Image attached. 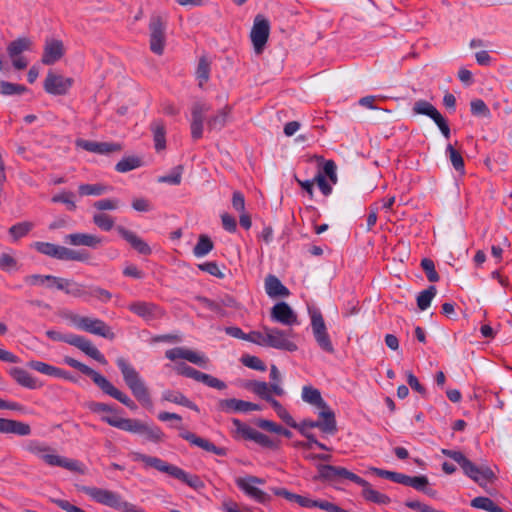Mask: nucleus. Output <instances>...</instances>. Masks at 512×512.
Returning <instances> with one entry per match:
<instances>
[{"label": "nucleus", "mask_w": 512, "mask_h": 512, "mask_svg": "<svg viewBox=\"0 0 512 512\" xmlns=\"http://www.w3.org/2000/svg\"><path fill=\"white\" fill-rule=\"evenodd\" d=\"M64 362L81 371L83 374L91 377L93 382L107 395L110 397H113L114 399L118 400L120 403L125 405L131 410H135L137 408V405L135 402L124 392L120 391L118 388H116L105 376L97 372L96 370L90 368L86 364L81 363L80 361L65 356Z\"/></svg>", "instance_id": "f257e3e1"}, {"label": "nucleus", "mask_w": 512, "mask_h": 512, "mask_svg": "<svg viewBox=\"0 0 512 512\" xmlns=\"http://www.w3.org/2000/svg\"><path fill=\"white\" fill-rule=\"evenodd\" d=\"M133 456L134 460L141 461L148 467H153L162 473H166L171 477L182 481L195 490H201L205 487L204 482L200 479L199 476L188 473L182 468L170 464L158 457L148 456L139 452L133 453Z\"/></svg>", "instance_id": "f03ea898"}, {"label": "nucleus", "mask_w": 512, "mask_h": 512, "mask_svg": "<svg viewBox=\"0 0 512 512\" xmlns=\"http://www.w3.org/2000/svg\"><path fill=\"white\" fill-rule=\"evenodd\" d=\"M102 421L106 422L112 427L133 433L144 435L146 440L153 443H160L164 440L165 434L163 431L153 425H147L140 420L121 418V417H101Z\"/></svg>", "instance_id": "7ed1b4c3"}, {"label": "nucleus", "mask_w": 512, "mask_h": 512, "mask_svg": "<svg viewBox=\"0 0 512 512\" xmlns=\"http://www.w3.org/2000/svg\"><path fill=\"white\" fill-rule=\"evenodd\" d=\"M294 177L311 198L313 197V186L315 183L324 196H329L332 193V185H335L338 181L335 162H325L322 167L318 168L317 173L312 179L300 180L296 175Z\"/></svg>", "instance_id": "20e7f679"}, {"label": "nucleus", "mask_w": 512, "mask_h": 512, "mask_svg": "<svg viewBox=\"0 0 512 512\" xmlns=\"http://www.w3.org/2000/svg\"><path fill=\"white\" fill-rule=\"evenodd\" d=\"M116 363L133 396L142 404H150L148 388L139 372L123 357L117 358Z\"/></svg>", "instance_id": "39448f33"}, {"label": "nucleus", "mask_w": 512, "mask_h": 512, "mask_svg": "<svg viewBox=\"0 0 512 512\" xmlns=\"http://www.w3.org/2000/svg\"><path fill=\"white\" fill-rule=\"evenodd\" d=\"M258 336L259 337H256L255 344L259 346L289 352H294L298 349L296 343L291 340L290 333L278 328L262 326V329L258 331Z\"/></svg>", "instance_id": "423d86ee"}, {"label": "nucleus", "mask_w": 512, "mask_h": 512, "mask_svg": "<svg viewBox=\"0 0 512 512\" xmlns=\"http://www.w3.org/2000/svg\"><path fill=\"white\" fill-rule=\"evenodd\" d=\"M77 489L88 495L95 502L121 512H129L133 505L132 503L124 501L120 494L108 489L92 486H77Z\"/></svg>", "instance_id": "0eeeda50"}, {"label": "nucleus", "mask_w": 512, "mask_h": 512, "mask_svg": "<svg viewBox=\"0 0 512 512\" xmlns=\"http://www.w3.org/2000/svg\"><path fill=\"white\" fill-rule=\"evenodd\" d=\"M266 481L263 478H259L253 475H245L237 477L235 484L247 497L260 503L267 504L272 500L270 494L261 489Z\"/></svg>", "instance_id": "6e6552de"}, {"label": "nucleus", "mask_w": 512, "mask_h": 512, "mask_svg": "<svg viewBox=\"0 0 512 512\" xmlns=\"http://www.w3.org/2000/svg\"><path fill=\"white\" fill-rule=\"evenodd\" d=\"M26 449L30 453H32V454L38 456L39 458H41L42 460H44L45 463H47L50 466H59V467L66 468L71 471L79 470L77 461L67 459L60 455L49 453L51 449L48 446L43 445L39 442L31 441L27 445Z\"/></svg>", "instance_id": "1a4fd4ad"}, {"label": "nucleus", "mask_w": 512, "mask_h": 512, "mask_svg": "<svg viewBox=\"0 0 512 512\" xmlns=\"http://www.w3.org/2000/svg\"><path fill=\"white\" fill-rule=\"evenodd\" d=\"M34 247L38 252L58 260L85 262L89 258L87 253L75 251L54 243L35 242Z\"/></svg>", "instance_id": "9d476101"}, {"label": "nucleus", "mask_w": 512, "mask_h": 512, "mask_svg": "<svg viewBox=\"0 0 512 512\" xmlns=\"http://www.w3.org/2000/svg\"><path fill=\"white\" fill-rule=\"evenodd\" d=\"M167 22L159 14H152L149 20V44L150 50L156 55L164 53L166 45Z\"/></svg>", "instance_id": "9b49d317"}, {"label": "nucleus", "mask_w": 512, "mask_h": 512, "mask_svg": "<svg viewBox=\"0 0 512 512\" xmlns=\"http://www.w3.org/2000/svg\"><path fill=\"white\" fill-rule=\"evenodd\" d=\"M319 416L323 421L304 419L300 423L296 422L294 429H297L301 434H306L313 428H319L325 434L334 435L337 432L335 413L332 410H320Z\"/></svg>", "instance_id": "f8f14e48"}, {"label": "nucleus", "mask_w": 512, "mask_h": 512, "mask_svg": "<svg viewBox=\"0 0 512 512\" xmlns=\"http://www.w3.org/2000/svg\"><path fill=\"white\" fill-rule=\"evenodd\" d=\"M270 21L262 14H257L254 18L253 26L250 32V39L256 55L264 52L269 36Z\"/></svg>", "instance_id": "ddd939ff"}, {"label": "nucleus", "mask_w": 512, "mask_h": 512, "mask_svg": "<svg viewBox=\"0 0 512 512\" xmlns=\"http://www.w3.org/2000/svg\"><path fill=\"white\" fill-rule=\"evenodd\" d=\"M312 333L318 346L325 352L333 354L335 352L333 343L328 334L324 318L320 311L310 312Z\"/></svg>", "instance_id": "4468645a"}, {"label": "nucleus", "mask_w": 512, "mask_h": 512, "mask_svg": "<svg viewBox=\"0 0 512 512\" xmlns=\"http://www.w3.org/2000/svg\"><path fill=\"white\" fill-rule=\"evenodd\" d=\"M312 333L318 346L325 352L333 354L335 352L333 343L328 334L324 318L320 311L310 312Z\"/></svg>", "instance_id": "2eb2a0df"}, {"label": "nucleus", "mask_w": 512, "mask_h": 512, "mask_svg": "<svg viewBox=\"0 0 512 512\" xmlns=\"http://www.w3.org/2000/svg\"><path fill=\"white\" fill-rule=\"evenodd\" d=\"M312 333L318 346L325 352L333 354L335 352L333 343L328 334L324 318L320 311L310 312Z\"/></svg>", "instance_id": "dca6fc26"}, {"label": "nucleus", "mask_w": 512, "mask_h": 512, "mask_svg": "<svg viewBox=\"0 0 512 512\" xmlns=\"http://www.w3.org/2000/svg\"><path fill=\"white\" fill-rule=\"evenodd\" d=\"M74 78L65 77L62 74L49 70L43 81V89L47 94L53 96H65L74 85Z\"/></svg>", "instance_id": "f3484780"}, {"label": "nucleus", "mask_w": 512, "mask_h": 512, "mask_svg": "<svg viewBox=\"0 0 512 512\" xmlns=\"http://www.w3.org/2000/svg\"><path fill=\"white\" fill-rule=\"evenodd\" d=\"M71 320L74 326L91 334L101 336L103 338H107L110 340L114 339L115 337V334L113 333L111 328L101 319L74 316L72 317Z\"/></svg>", "instance_id": "a211bd4d"}, {"label": "nucleus", "mask_w": 512, "mask_h": 512, "mask_svg": "<svg viewBox=\"0 0 512 512\" xmlns=\"http://www.w3.org/2000/svg\"><path fill=\"white\" fill-rule=\"evenodd\" d=\"M175 370L178 374L194 379L195 381L201 382L208 387L224 390L227 388V385L224 381L210 375L207 373H203L198 371L186 364H179L175 367Z\"/></svg>", "instance_id": "6ab92c4d"}, {"label": "nucleus", "mask_w": 512, "mask_h": 512, "mask_svg": "<svg viewBox=\"0 0 512 512\" xmlns=\"http://www.w3.org/2000/svg\"><path fill=\"white\" fill-rule=\"evenodd\" d=\"M175 370L178 374L194 379L195 381L201 382L208 387L224 390L227 388V385L224 381L210 375L207 373H203L198 371L186 364H179L175 367Z\"/></svg>", "instance_id": "aec40b11"}, {"label": "nucleus", "mask_w": 512, "mask_h": 512, "mask_svg": "<svg viewBox=\"0 0 512 512\" xmlns=\"http://www.w3.org/2000/svg\"><path fill=\"white\" fill-rule=\"evenodd\" d=\"M460 466L466 476L471 478L482 487L492 482L495 478L493 471L488 466H476L466 457H464L463 461L460 463Z\"/></svg>", "instance_id": "412c9836"}, {"label": "nucleus", "mask_w": 512, "mask_h": 512, "mask_svg": "<svg viewBox=\"0 0 512 512\" xmlns=\"http://www.w3.org/2000/svg\"><path fill=\"white\" fill-rule=\"evenodd\" d=\"M165 356L171 361H175L180 358L185 359L202 368H206L209 362V359L205 354L184 347H175L169 349L165 352Z\"/></svg>", "instance_id": "4be33fe9"}, {"label": "nucleus", "mask_w": 512, "mask_h": 512, "mask_svg": "<svg viewBox=\"0 0 512 512\" xmlns=\"http://www.w3.org/2000/svg\"><path fill=\"white\" fill-rule=\"evenodd\" d=\"M217 409L224 413H247L250 411H260L262 408L259 404L244 401L236 398L220 399L217 403Z\"/></svg>", "instance_id": "5701e85b"}, {"label": "nucleus", "mask_w": 512, "mask_h": 512, "mask_svg": "<svg viewBox=\"0 0 512 512\" xmlns=\"http://www.w3.org/2000/svg\"><path fill=\"white\" fill-rule=\"evenodd\" d=\"M65 47L62 40L47 38L43 48L41 62L44 65H54L65 55Z\"/></svg>", "instance_id": "b1692460"}, {"label": "nucleus", "mask_w": 512, "mask_h": 512, "mask_svg": "<svg viewBox=\"0 0 512 512\" xmlns=\"http://www.w3.org/2000/svg\"><path fill=\"white\" fill-rule=\"evenodd\" d=\"M271 319L285 326H293L298 323V318L293 309L286 302H278L271 308Z\"/></svg>", "instance_id": "393cba45"}, {"label": "nucleus", "mask_w": 512, "mask_h": 512, "mask_svg": "<svg viewBox=\"0 0 512 512\" xmlns=\"http://www.w3.org/2000/svg\"><path fill=\"white\" fill-rule=\"evenodd\" d=\"M210 106L201 103L195 102L191 109L192 121L190 124L191 128V137L194 140H198L203 136V122H204V113L210 110Z\"/></svg>", "instance_id": "a878e982"}, {"label": "nucleus", "mask_w": 512, "mask_h": 512, "mask_svg": "<svg viewBox=\"0 0 512 512\" xmlns=\"http://www.w3.org/2000/svg\"><path fill=\"white\" fill-rule=\"evenodd\" d=\"M180 437L188 441L191 445L197 446L207 452L214 453L216 455H225V449L215 446L212 442L207 439L201 438L194 433L185 430L182 426H179Z\"/></svg>", "instance_id": "bb28decb"}, {"label": "nucleus", "mask_w": 512, "mask_h": 512, "mask_svg": "<svg viewBox=\"0 0 512 512\" xmlns=\"http://www.w3.org/2000/svg\"><path fill=\"white\" fill-rule=\"evenodd\" d=\"M64 241L72 246H86L92 249L100 247L103 243L100 236L81 232L67 234Z\"/></svg>", "instance_id": "cd10ccee"}, {"label": "nucleus", "mask_w": 512, "mask_h": 512, "mask_svg": "<svg viewBox=\"0 0 512 512\" xmlns=\"http://www.w3.org/2000/svg\"><path fill=\"white\" fill-rule=\"evenodd\" d=\"M70 345H73L80 349L87 356L96 360L97 362L106 365L107 360L104 355L93 345V343L85 337L74 335L70 340Z\"/></svg>", "instance_id": "c85d7f7f"}, {"label": "nucleus", "mask_w": 512, "mask_h": 512, "mask_svg": "<svg viewBox=\"0 0 512 512\" xmlns=\"http://www.w3.org/2000/svg\"><path fill=\"white\" fill-rule=\"evenodd\" d=\"M116 230L120 236L124 238L138 253L142 255L151 254L150 246L134 232L124 228L123 226H118Z\"/></svg>", "instance_id": "c756f323"}, {"label": "nucleus", "mask_w": 512, "mask_h": 512, "mask_svg": "<svg viewBox=\"0 0 512 512\" xmlns=\"http://www.w3.org/2000/svg\"><path fill=\"white\" fill-rule=\"evenodd\" d=\"M0 433L28 436L31 434V427L29 424L21 421L0 418Z\"/></svg>", "instance_id": "7c9ffc66"}, {"label": "nucleus", "mask_w": 512, "mask_h": 512, "mask_svg": "<svg viewBox=\"0 0 512 512\" xmlns=\"http://www.w3.org/2000/svg\"><path fill=\"white\" fill-rule=\"evenodd\" d=\"M301 397L304 402L313 405L320 410H331L322 398L320 390L311 385H305L302 387Z\"/></svg>", "instance_id": "2f4dec72"}, {"label": "nucleus", "mask_w": 512, "mask_h": 512, "mask_svg": "<svg viewBox=\"0 0 512 512\" xmlns=\"http://www.w3.org/2000/svg\"><path fill=\"white\" fill-rule=\"evenodd\" d=\"M9 374L18 385L24 388L33 390L40 387L36 378H34L28 371L21 367H12L9 370Z\"/></svg>", "instance_id": "473e14b6"}, {"label": "nucleus", "mask_w": 512, "mask_h": 512, "mask_svg": "<svg viewBox=\"0 0 512 512\" xmlns=\"http://www.w3.org/2000/svg\"><path fill=\"white\" fill-rule=\"evenodd\" d=\"M128 308L131 312L146 320L153 319L160 314V311L156 305L147 302H134L131 303Z\"/></svg>", "instance_id": "72a5a7b5"}, {"label": "nucleus", "mask_w": 512, "mask_h": 512, "mask_svg": "<svg viewBox=\"0 0 512 512\" xmlns=\"http://www.w3.org/2000/svg\"><path fill=\"white\" fill-rule=\"evenodd\" d=\"M162 400L187 407L195 412H199L198 406L179 391H173L170 389L164 390L162 392Z\"/></svg>", "instance_id": "f704fd0d"}, {"label": "nucleus", "mask_w": 512, "mask_h": 512, "mask_svg": "<svg viewBox=\"0 0 512 512\" xmlns=\"http://www.w3.org/2000/svg\"><path fill=\"white\" fill-rule=\"evenodd\" d=\"M265 291L271 298L287 297L289 290L274 275H268L265 279Z\"/></svg>", "instance_id": "c9c22d12"}, {"label": "nucleus", "mask_w": 512, "mask_h": 512, "mask_svg": "<svg viewBox=\"0 0 512 512\" xmlns=\"http://www.w3.org/2000/svg\"><path fill=\"white\" fill-rule=\"evenodd\" d=\"M359 485L362 487V496L366 501L382 505H387L391 502L389 496L372 488L365 479H363V484Z\"/></svg>", "instance_id": "e433bc0d"}, {"label": "nucleus", "mask_w": 512, "mask_h": 512, "mask_svg": "<svg viewBox=\"0 0 512 512\" xmlns=\"http://www.w3.org/2000/svg\"><path fill=\"white\" fill-rule=\"evenodd\" d=\"M232 112V106L225 105L222 109L218 110L216 115H213L207 120V128L210 131H220L227 123L228 117Z\"/></svg>", "instance_id": "4c0bfd02"}, {"label": "nucleus", "mask_w": 512, "mask_h": 512, "mask_svg": "<svg viewBox=\"0 0 512 512\" xmlns=\"http://www.w3.org/2000/svg\"><path fill=\"white\" fill-rule=\"evenodd\" d=\"M33 42L29 37H19L11 41L7 46V54L10 58L21 56L25 51H31Z\"/></svg>", "instance_id": "58836bf2"}, {"label": "nucleus", "mask_w": 512, "mask_h": 512, "mask_svg": "<svg viewBox=\"0 0 512 512\" xmlns=\"http://www.w3.org/2000/svg\"><path fill=\"white\" fill-rule=\"evenodd\" d=\"M64 285H60V290L64 291L67 295L76 298H87L88 286L78 283L73 279H66V282H62Z\"/></svg>", "instance_id": "ea45409f"}, {"label": "nucleus", "mask_w": 512, "mask_h": 512, "mask_svg": "<svg viewBox=\"0 0 512 512\" xmlns=\"http://www.w3.org/2000/svg\"><path fill=\"white\" fill-rule=\"evenodd\" d=\"M245 388H247L248 390L253 392L255 395H257L258 397H260L261 399H264L266 401L272 397L273 391L271 389V385L265 381H258V380L249 381L245 384Z\"/></svg>", "instance_id": "a19ab883"}, {"label": "nucleus", "mask_w": 512, "mask_h": 512, "mask_svg": "<svg viewBox=\"0 0 512 512\" xmlns=\"http://www.w3.org/2000/svg\"><path fill=\"white\" fill-rule=\"evenodd\" d=\"M154 147L157 152L166 148V128L163 122L153 123Z\"/></svg>", "instance_id": "79ce46f5"}, {"label": "nucleus", "mask_w": 512, "mask_h": 512, "mask_svg": "<svg viewBox=\"0 0 512 512\" xmlns=\"http://www.w3.org/2000/svg\"><path fill=\"white\" fill-rule=\"evenodd\" d=\"M29 91L30 89L23 84L12 83L5 80L0 81V94L2 95H21Z\"/></svg>", "instance_id": "37998d69"}, {"label": "nucleus", "mask_w": 512, "mask_h": 512, "mask_svg": "<svg viewBox=\"0 0 512 512\" xmlns=\"http://www.w3.org/2000/svg\"><path fill=\"white\" fill-rule=\"evenodd\" d=\"M211 72V62L207 59L206 56H201L198 61L197 69H196V77L199 80V86L201 87L203 83L208 82L210 79Z\"/></svg>", "instance_id": "c03bdc74"}, {"label": "nucleus", "mask_w": 512, "mask_h": 512, "mask_svg": "<svg viewBox=\"0 0 512 512\" xmlns=\"http://www.w3.org/2000/svg\"><path fill=\"white\" fill-rule=\"evenodd\" d=\"M214 248L212 240L207 235H200L197 244L193 249V254L197 258H202L209 254Z\"/></svg>", "instance_id": "a18cd8bd"}, {"label": "nucleus", "mask_w": 512, "mask_h": 512, "mask_svg": "<svg viewBox=\"0 0 512 512\" xmlns=\"http://www.w3.org/2000/svg\"><path fill=\"white\" fill-rule=\"evenodd\" d=\"M471 506L488 512H504V510L496 505L490 498L484 496L472 499Z\"/></svg>", "instance_id": "49530a36"}, {"label": "nucleus", "mask_w": 512, "mask_h": 512, "mask_svg": "<svg viewBox=\"0 0 512 512\" xmlns=\"http://www.w3.org/2000/svg\"><path fill=\"white\" fill-rule=\"evenodd\" d=\"M412 111L415 115H424L432 119L439 110L427 100L421 99L414 103Z\"/></svg>", "instance_id": "de8ad7c7"}, {"label": "nucleus", "mask_w": 512, "mask_h": 512, "mask_svg": "<svg viewBox=\"0 0 512 512\" xmlns=\"http://www.w3.org/2000/svg\"><path fill=\"white\" fill-rule=\"evenodd\" d=\"M436 292V287L433 285L429 286L426 290L421 291L416 299L418 308L422 311L426 310L431 305Z\"/></svg>", "instance_id": "09e8293b"}, {"label": "nucleus", "mask_w": 512, "mask_h": 512, "mask_svg": "<svg viewBox=\"0 0 512 512\" xmlns=\"http://www.w3.org/2000/svg\"><path fill=\"white\" fill-rule=\"evenodd\" d=\"M470 111L471 114L475 117H481V118H490L491 117V111L487 104L479 98L473 99L470 102Z\"/></svg>", "instance_id": "8fccbe9b"}, {"label": "nucleus", "mask_w": 512, "mask_h": 512, "mask_svg": "<svg viewBox=\"0 0 512 512\" xmlns=\"http://www.w3.org/2000/svg\"><path fill=\"white\" fill-rule=\"evenodd\" d=\"M225 332H226V334H228L229 336H231L233 338L248 341L253 344L256 343V337H259L258 331H251L250 333H244L239 327H236V326L227 327L225 329Z\"/></svg>", "instance_id": "3c124183"}, {"label": "nucleus", "mask_w": 512, "mask_h": 512, "mask_svg": "<svg viewBox=\"0 0 512 512\" xmlns=\"http://www.w3.org/2000/svg\"><path fill=\"white\" fill-rule=\"evenodd\" d=\"M270 379H271V389L273 393L277 396H282L285 394V390L281 384V373L278 370L276 365H271L270 367Z\"/></svg>", "instance_id": "603ef678"}, {"label": "nucleus", "mask_w": 512, "mask_h": 512, "mask_svg": "<svg viewBox=\"0 0 512 512\" xmlns=\"http://www.w3.org/2000/svg\"><path fill=\"white\" fill-rule=\"evenodd\" d=\"M29 367L48 376L62 375L60 368L52 366L42 361H30Z\"/></svg>", "instance_id": "864d4df0"}, {"label": "nucleus", "mask_w": 512, "mask_h": 512, "mask_svg": "<svg viewBox=\"0 0 512 512\" xmlns=\"http://www.w3.org/2000/svg\"><path fill=\"white\" fill-rule=\"evenodd\" d=\"M87 298H95L102 303H107L111 300L112 294L99 286L90 285L87 289Z\"/></svg>", "instance_id": "5fc2aeb1"}, {"label": "nucleus", "mask_w": 512, "mask_h": 512, "mask_svg": "<svg viewBox=\"0 0 512 512\" xmlns=\"http://www.w3.org/2000/svg\"><path fill=\"white\" fill-rule=\"evenodd\" d=\"M107 190V187L101 184H81L78 187L81 196H100Z\"/></svg>", "instance_id": "6e6d98bb"}, {"label": "nucleus", "mask_w": 512, "mask_h": 512, "mask_svg": "<svg viewBox=\"0 0 512 512\" xmlns=\"http://www.w3.org/2000/svg\"><path fill=\"white\" fill-rule=\"evenodd\" d=\"M123 144L119 142H106L100 141L99 144V153L100 155H104L107 157H112L115 153H120L123 151Z\"/></svg>", "instance_id": "4d7b16f0"}, {"label": "nucleus", "mask_w": 512, "mask_h": 512, "mask_svg": "<svg viewBox=\"0 0 512 512\" xmlns=\"http://www.w3.org/2000/svg\"><path fill=\"white\" fill-rule=\"evenodd\" d=\"M182 173H183V166L177 165L176 167L173 168V170L169 174L160 176L158 178V182L167 183L170 185H178L181 182Z\"/></svg>", "instance_id": "13d9d810"}, {"label": "nucleus", "mask_w": 512, "mask_h": 512, "mask_svg": "<svg viewBox=\"0 0 512 512\" xmlns=\"http://www.w3.org/2000/svg\"><path fill=\"white\" fill-rule=\"evenodd\" d=\"M32 228L33 224L31 222H19L10 227L9 233L14 240H18L27 235Z\"/></svg>", "instance_id": "bf43d9fd"}, {"label": "nucleus", "mask_w": 512, "mask_h": 512, "mask_svg": "<svg viewBox=\"0 0 512 512\" xmlns=\"http://www.w3.org/2000/svg\"><path fill=\"white\" fill-rule=\"evenodd\" d=\"M92 219H93V223L98 228H100L101 230H104V231L111 230L115 225L114 219L111 216L104 214V213H96L93 215Z\"/></svg>", "instance_id": "052dcab7"}, {"label": "nucleus", "mask_w": 512, "mask_h": 512, "mask_svg": "<svg viewBox=\"0 0 512 512\" xmlns=\"http://www.w3.org/2000/svg\"><path fill=\"white\" fill-rule=\"evenodd\" d=\"M232 423L236 429V433L239 434L242 438L246 440H253L254 435L256 433V429L250 427L249 425L241 422L239 419H233Z\"/></svg>", "instance_id": "680f3d73"}, {"label": "nucleus", "mask_w": 512, "mask_h": 512, "mask_svg": "<svg viewBox=\"0 0 512 512\" xmlns=\"http://www.w3.org/2000/svg\"><path fill=\"white\" fill-rule=\"evenodd\" d=\"M421 267L424 270V272L426 273L427 279L430 282H438L439 281V279H440L439 274L437 273V271L435 269V264L431 259L423 258L421 260Z\"/></svg>", "instance_id": "e2e57ef3"}, {"label": "nucleus", "mask_w": 512, "mask_h": 512, "mask_svg": "<svg viewBox=\"0 0 512 512\" xmlns=\"http://www.w3.org/2000/svg\"><path fill=\"white\" fill-rule=\"evenodd\" d=\"M432 120L434 123L438 126L439 130L441 131L442 135L446 139H450L451 136V129L448 122V119L443 116L439 111L433 116Z\"/></svg>", "instance_id": "0e129e2a"}, {"label": "nucleus", "mask_w": 512, "mask_h": 512, "mask_svg": "<svg viewBox=\"0 0 512 512\" xmlns=\"http://www.w3.org/2000/svg\"><path fill=\"white\" fill-rule=\"evenodd\" d=\"M74 195L71 192H62L52 197V202L63 203L67 206L68 210L75 211L77 206L73 199Z\"/></svg>", "instance_id": "69168bd1"}, {"label": "nucleus", "mask_w": 512, "mask_h": 512, "mask_svg": "<svg viewBox=\"0 0 512 512\" xmlns=\"http://www.w3.org/2000/svg\"><path fill=\"white\" fill-rule=\"evenodd\" d=\"M241 361L244 366H246L250 369L261 371V372L266 371V365L257 356L247 355V356L242 357Z\"/></svg>", "instance_id": "338daca9"}, {"label": "nucleus", "mask_w": 512, "mask_h": 512, "mask_svg": "<svg viewBox=\"0 0 512 512\" xmlns=\"http://www.w3.org/2000/svg\"><path fill=\"white\" fill-rule=\"evenodd\" d=\"M429 481L428 478L424 475L421 476H407L406 486L413 487L419 491H425Z\"/></svg>", "instance_id": "774afa93"}]
</instances>
